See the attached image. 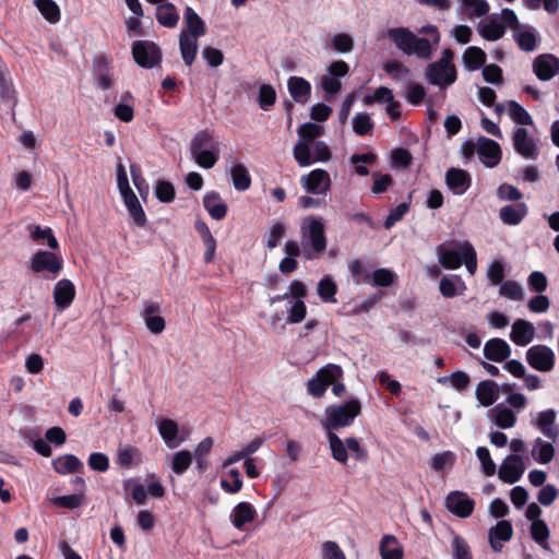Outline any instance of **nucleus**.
Wrapping results in <instances>:
<instances>
[{
  "mask_svg": "<svg viewBox=\"0 0 559 559\" xmlns=\"http://www.w3.org/2000/svg\"><path fill=\"white\" fill-rule=\"evenodd\" d=\"M389 38L396 48L407 56L415 55L419 59L428 60L432 55V44L428 38L417 37L406 27H394L388 31Z\"/></svg>",
  "mask_w": 559,
  "mask_h": 559,
  "instance_id": "obj_1",
  "label": "nucleus"
},
{
  "mask_svg": "<svg viewBox=\"0 0 559 559\" xmlns=\"http://www.w3.org/2000/svg\"><path fill=\"white\" fill-rule=\"evenodd\" d=\"M361 405L356 399H350L343 404H332L325 408V418L322 426L330 431L350 426L360 414Z\"/></svg>",
  "mask_w": 559,
  "mask_h": 559,
  "instance_id": "obj_2",
  "label": "nucleus"
},
{
  "mask_svg": "<svg viewBox=\"0 0 559 559\" xmlns=\"http://www.w3.org/2000/svg\"><path fill=\"white\" fill-rule=\"evenodd\" d=\"M302 239L309 245L311 252L305 250L306 259L311 260L321 255L326 249L325 227L320 217H310L301 224Z\"/></svg>",
  "mask_w": 559,
  "mask_h": 559,
  "instance_id": "obj_3",
  "label": "nucleus"
},
{
  "mask_svg": "<svg viewBox=\"0 0 559 559\" xmlns=\"http://www.w3.org/2000/svg\"><path fill=\"white\" fill-rule=\"evenodd\" d=\"M328 440L332 457L341 464L347 463L348 451L354 454L357 461H366L368 457L367 451L360 445L358 439L354 437L346 438L343 441L336 433L330 431L328 432Z\"/></svg>",
  "mask_w": 559,
  "mask_h": 559,
  "instance_id": "obj_4",
  "label": "nucleus"
},
{
  "mask_svg": "<svg viewBox=\"0 0 559 559\" xmlns=\"http://www.w3.org/2000/svg\"><path fill=\"white\" fill-rule=\"evenodd\" d=\"M29 269L35 274L47 273L46 278L55 280L63 269V259L52 251L38 250L31 258Z\"/></svg>",
  "mask_w": 559,
  "mask_h": 559,
  "instance_id": "obj_5",
  "label": "nucleus"
},
{
  "mask_svg": "<svg viewBox=\"0 0 559 559\" xmlns=\"http://www.w3.org/2000/svg\"><path fill=\"white\" fill-rule=\"evenodd\" d=\"M343 377V369L335 364H328L320 368L316 376L307 383V391L313 397H321L326 392V389Z\"/></svg>",
  "mask_w": 559,
  "mask_h": 559,
  "instance_id": "obj_6",
  "label": "nucleus"
},
{
  "mask_svg": "<svg viewBox=\"0 0 559 559\" xmlns=\"http://www.w3.org/2000/svg\"><path fill=\"white\" fill-rule=\"evenodd\" d=\"M132 57L135 63L144 69H152L162 62L160 48L151 40L133 41Z\"/></svg>",
  "mask_w": 559,
  "mask_h": 559,
  "instance_id": "obj_7",
  "label": "nucleus"
},
{
  "mask_svg": "<svg viewBox=\"0 0 559 559\" xmlns=\"http://www.w3.org/2000/svg\"><path fill=\"white\" fill-rule=\"evenodd\" d=\"M330 174L321 168L311 170L300 177V185L310 194L325 195L331 189Z\"/></svg>",
  "mask_w": 559,
  "mask_h": 559,
  "instance_id": "obj_8",
  "label": "nucleus"
},
{
  "mask_svg": "<svg viewBox=\"0 0 559 559\" xmlns=\"http://www.w3.org/2000/svg\"><path fill=\"white\" fill-rule=\"evenodd\" d=\"M526 361L538 371H550L555 365V353L546 345H534L526 352Z\"/></svg>",
  "mask_w": 559,
  "mask_h": 559,
  "instance_id": "obj_9",
  "label": "nucleus"
},
{
  "mask_svg": "<svg viewBox=\"0 0 559 559\" xmlns=\"http://www.w3.org/2000/svg\"><path fill=\"white\" fill-rule=\"evenodd\" d=\"M425 75L430 84L437 86L452 85L457 79L455 66H443L437 61L427 66Z\"/></svg>",
  "mask_w": 559,
  "mask_h": 559,
  "instance_id": "obj_10",
  "label": "nucleus"
},
{
  "mask_svg": "<svg viewBox=\"0 0 559 559\" xmlns=\"http://www.w3.org/2000/svg\"><path fill=\"white\" fill-rule=\"evenodd\" d=\"M448 510L459 518H468L475 507V502L465 492L451 491L445 499Z\"/></svg>",
  "mask_w": 559,
  "mask_h": 559,
  "instance_id": "obj_11",
  "label": "nucleus"
},
{
  "mask_svg": "<svg viewBox=\"0 0 559 559\" xmlns=\"http://www.w3.org/2000/svg\"><path fill=\"white\" fill-rule=\"evenodd\" d=\"M477 153L484 165L488 168H493L501 162L502 152L500 145L486 136L478 138Z\"/></svg>",
  "mask_w": 559,
  "mask_h": 559,
  "instance_id": "obj_12",
  "label": "nucleus"
},
{
  "mask_svg": "<svg viewBox=\"0 0 559 559\" xmlns=\"http://www.w3.org/2000/svg\"><path fill=\"white\" fill-rule=\"evenodd\" d=\"M523 460L518 454L508 455L499 468V478L507 484H514L524 474Z\"/></svg>",
  "mask_w": 559,
  "mask_h": 559,
  "instance_id": "obj_13",
  "label": "nucleus"
},
{
  "mask_svg": "<svg viewBox=\"0 0 559 559\" xmlns=\"http://www.w3.org/2000/svg\"><path fill=\"white\" fill-rule=\"evenodd\" d=\"M533 71L540 81H549L559 73V58L540 55L533 62Z\"/></svg>",
  "mask_w": 559,
  "mask_h": 559,
  "instance_id": "obj_14",
  "label": "nucleus"
},
{
  "mask_svg": "<svg viewBox=\"0 0 559 559\" xmlns=\"http://www.w3.org/2000/svg\"><path fill=\"white\" fill-rule=\"evenodd\" d=\"M160 312V305L156 301L145 300L142 317L145 325L150 332L159 334L165 330V319L158 313Z\"/></svg>",
  "mask_w": 559,
  "mask_h": 559,
  "instance_id": "obj_15",
  "label": "nucleus"
},
{
  "mask_svg": "<svg viewBox=\"0 0 559 559\" xmlns=\"http://www.w3.org/2000/svg\"><path fill=\"white\" fill-rule=\"evenodd\" d=\"M75 286L68 280L62 278L58 281L53 288V301L58 310H66L71 306L75 298Z\"/></svg>",
  "mask_w": 559,
  "mask_h": 559,
  "instance_id": "obj_16",
  "label": "nucleus"
},
{
  "mask_svg": "<svg viewBox=\"0 0 559 559\" xmlns=\"http://www.w3.org/2000/svg\"><path fill=\"white\" fill-rule=\"evenodd\" d=\"M513 535V527L510 521L501 520L495 526L490 527L488 538L490 547L498 552L502 549V543L509 542Z\"/></svg>",
  "mask_w": 559,
  "mask_h": 559,
  "instance_id": "obj_17",
  "label": "nucleus"
},
{
  "mask_svg": "<svg viewBox=\"0 0 559 559\" xmlns=\"http://www.w3.org/2000/svg\"><path fill=\"white\" fill-rule=\"evenodd\" d=\"M445 183L455 194H463L471 187V175L461 168L451 167L445 173Z\"/></svg>",
  "mask_w": 559,
  "mask_h": 559,
  "instance_id": "obj_18",
  "label": "nucleus"
},
{
  "mask_svg": "<svg viewBox=\"0 0 559 559\" xmlns=\"http://www.w3.org/2000/svg\"><path fill=\"white\" fill-rule=\"evenodd\" d=\"M513 146L518 154L524 158H536L537 147L532 138L528 136V132L524 128H518L513 133Z\"/></svg>",
  "mask_w": 559,
  "mask_h": 559,
  "instance_id": "obj_19",
  "label": "nucleus"
},
{
  "mask_svg": "<svg viewBox=\"0 0 559 559\" xmlns=\"http://www.w3.org/2000/svg\"><path fill=\"white\" fill-rule=\"evenodd\" d=\"M465 241L459 243V250L447 249L445 246L437 247L440 264L448 270H456L463 264Z\"/></svg>",
  "mask_w": 559,
  "mask_h": 559,
  "instance_id": "obj_20",
  "label": "nucleus"
},
{
  "mask_svg": "<svg viewBox=\"0 0 559 559\" xmlns=\"http://www.w3.org/2000/svg\"><path fill=\"white\" fill-rule=\"evenodd\" d=\"M511 355L510 345L502 338L495 337L487 341L484 345V356L495 362H502Z\"/></svg>",
  "mask_w": 559,
  "mask_h": 559,
  "instance_id": "obj_21",
  "label": "nucleus"
},
{
  "mask_svg": "<svg viewBox=\"0 0 559 559\" xmlns=\"http://www.w3.org/2000/svg\"><path fill=\"white\" fill-rule=\"evenodd\" d=\"M535 336L534 325L524 319H518L512 325L510 333L511 341L519 346H526Z\"/></svg>",
  "mask_w": 559,
  "mask_h": 559,
  "instance_id": "obj_22",
  "label": "nucleus"
},
{
  "mask_svg": "<svg viewBox=\"0 0 559 559\" xmlns=\"http://www.w3.org/2000/svg\"><path fill=\"white\" fill-rule=\"evenodd\" d=\"M203 206L213 219L221 221L227 215V204L217 191H210L204 194Z\"/></svg>",
  "mask_w": 559,
  "mask_h": 559,
  "instance_id": "obj_23",
  "label": "nucleus"
},
{
  "mask_svg": "<svg viewBox=\"0 0 559 559\" xmlns=\"http://www.w3.org/2000/svg\"><path fill=\"white\" fill-rule=\"evenodd\" d=\"M287 87L292 98L298 104H306L311 96V84L301 76H290Z\"/></svg>",
  "mask_w": 559,
  "mask_h": 559,
  "instance_id": "obj_24",
  "label": "nucleus"
},
{
  "mask_svg": "<svg viewBox=\"0 0 559 559\" xmlns=\"http://www.w3.org/2000/svg\"><path fill=\"white\" fill-rule=\"evenodd\" d=\"M528 213L525 203L519 202L514 205H504L499 210V218L509 226L519 225Z\"/></svg>",
  "mask_w": 559,
  "mask_h": 559,
  "instance_id": "obj_25",
  "label": "nucleus"
},
{
  "mask_svg": "<svg viewBox=\"0 0 559 559\" xmlns=\"http://www.w3.org/2000/svg\"><path fill=\"white\" fill-rule=\"evenodd\" d=\"M556 411L552 408L542 411L538 413L536 420L533 423L539 431L547 438L555 440L558 436V430L555 427Z\"/></svg>",
  "mask_w": 559,
  "mask_h": 559,
  "instance_id": "obj_26",
  "label": "nucleus"
},
{
  "mask_svg": "<svg viewBox=\"0 0 559 559\" xmlns=\"http://www.w3.org/2000/svg\"><path fill=\"white\" fill-rule=\"evenodd\" d=\"M379 552L382 559H403L404 550L399 539L391 534L382 536L379 545Z\"/></svg>",
  "mask_w": 559,
  "mask_h": 559,
  "instance_id": "obj_27",
  "label": "nucleus"
},
{
  "mask_svg": "<svg viewBox=\"0 0 559 559\" xmlns=\"http://www.w3.org/2000/svg\"><path fill=\"white\" fill-rule=\"evenodd\" d=\"M52 467L60 475L82 473L84 469L83 463L73 454L58 456L52 461Z\"/></svg>",
  "mask_w": 559,
  "mask_h": 559,
  "instance_id": "obj_28",
  "label": "nucleus"
},
{
  "mask_svg": "<svg viewBox=\"0 0 559 559\" xmlns=\"http://www.w3.org/2000/svg\"><path fill=\"white\" fill-rule=\"evenodd\" d=\"M257 515V511L250 502H239L231 512V523L233 525L240 530L247 523H251Z\"/></svg>",
  "mask_w": 559,
  "mask_h": 559,
  "instance_id": "obj_29",
  "label": "nucleus"
},
{
  "mask_svg": "<svg viewBox=\"0 0 559 559\" xmlns=\"http://www.w3.org/2000/svg\"><path fill=\"white\" fill-rule=\"evenodd\" d=\"M121 197L134 224L139 227H144L147 222L146 215L135 193L130 191Z\"/></svg>",
  "mask_w": 559,
  "mask_h": 559,
  "instance_id": "obj_30",
  "label": "nucleus"
},
{
  "mask_svg": "<svg viewBox=\"0 0 559 559\" xmlns=\"http://www.w3.org/2000/svg\"><path fill=\"white\" fill-rule=\"evenodd\" d=\"M179 48L185 64L192 66L198 52V38L188 36L187 31L182 29L179 35Z\"/></svg>",
  "mask_w": 559,
  "mask_h": 559,
  "instance_id": "obj_31",
  "label": "nucleus"
},
{
  "mask_svg": "<svg viewBox=\"0 0 559 559\" xmlns=\"http://www.w3.org/2000/svg\"><path fill=\"white\" fill-rule=\"evenodd\" d=\"M157 427L162 439L168 448L173 449L179 445L181 441L177 440L179 427L175 420L170 418H162L158 421Z\"/></svg>",
  "mask_w": 559,
  "mask_h": 559,
  "instance_id": "obj_32",
  "label": "nucleus"
},
{
  "mask_svg": "<svg viewBox=\"0 0 559 559\" xmlns=\"http://www.w3.org/2000/svg\"><path fill=\"white\" fill-rule=\"evenodd\" d=\"M156 20L157 22L167 28H174L177 26L179 21V13L175 4L165 2L156 8Z\"/></svg>",
  "mask_w": 559,
  "mask_h": 559,
  "instance_id": "obj_33",
  "label": "nucleus"
},
{
  "mask_svg": "<svg viewBox=\"0 0 559 559\" xmlns=\"http://www.w3.org/2000/svg\"><path fill=\"white\" fill-rule=\"evenodd\" d=\"M185 24L188 28V36L201 37L206 33V26L200 15L191 8L187 7L183 13Z\"/></svg>",
  "mask_w": 559,
  "mask_h": 559,
  "instance_id": "obj_34",
  "label": "nucleus"
},
{
  "mask_svg": "<svg viewBox=\"0 0 559 559\" xmlns=\"http://www.w3.org/2000/svg\"><path fill=\"white\" fill-rule=\"evenodd\" d=\"M497 391L498 385L495 381L484 380L476 388V397L483 406L488 407L497 401Z\"/></svg>",
  "mask_w": 559,
  "mask_h": 559,
  "instance_id": "obj_35",
  "label": "nucleus"
},
{
  "mask_svg": "<svg viewBox=\"0 0 559 559\" xmlns=\"http://www.w3.org/2000/svg\"><path fill=\"white\" fill-rule=\"evenodd\" d=\"M229 175L236 190L246 191L251 187V176L248 168L242 163L234 164L229 170Z\"/></svg>",
  "mask_w": 559,
  "mask_h": 559,
  "instance_id": "obj_36",
  "label": "nucleus"
},
{
  "mask_svg": "<svg viewBox=\"0 0 559 559\" xmlns=\"http://www.w3.org/2000/svg\"><path fill=\"white\" fill-rule=\"evenodd\" d=\"M29 238L37 243H44V241L46 240L47 246L51 250L59 249V242L50 227L41 228L39 225H31Z\"/></svg>",
  "mask_w": 559,
  "mask_h": 559,
  "instance_id": "obj_37",
  "label": "nucleus"
},
{
  "mask_svg": "<svg viewBox=\"0 0 559 559\" xmlns=\"http://www.w3.org/2000/svg\"><path fill=\"white\" fill-rule=\"evenodd\" d=\"M486 58L487 56L481 48L471 46L463 53V63L467 70L476 71L485 64Z\"/></svg>",
  "mask_w": 559,
  "mask_h": 559,
  "instance_id": "obj_38",
  "label": "nucleus"
},
{
  "mask_svg": "<svg viewBox=\"0 0 559 559\" xmlns=\"http://www.w3.org/2000/svg\"><path fill=\"white\" fill-rule=\"evenodd\" d=\"M337 285L331 275H324L318 283L317 293L323 302H336Z\"/></svg>",
  "mask_w": 559,
  "mask_h": 559,
  "instance_id": "obj_39",
  "label": "nucleus"
},
{
  "mask_svg": "<svg viewBox=\"0 0 559 559\" xmlns=\"http://www.w3.org/2000/svg\"><path fill=\"white\" fill-rule=\"evenodd\" d=\"M555 455V448L551 443L543 441L540 438H537L534 441V447L532 450V456L540 464H548L552 461Z\"/></svg>",
  "mask_w": 559,
  "mask_h": 559,
  "instance_id": "obj_40",
  "label": "nucleus"
},
{
  "mask_svg": "<svg viewBox=\"0 0 559 559\" xmlns=\"http://www.w3.org/2000/svg\"><path fill=\"white\" fill-rule=\"evenodd\" d=\"M287 317L288 324H298L306 319L307 306L304 300H288L287 302Z\"/></svg>",
  "mask_w": 559,
  "mask_h": 559,
  "instance_id": "obj_41",
  "label": "nucleus"
},
{
  "mask_svg": "<svg viewBox=\"0 0 559 559\" xmlns=\"http://www.w3.org/2000/svg\"><path fill=\"white\" fill-rule=\"evenodd\" d=\"M35 4L41 15L50 23H57L60 20V9L52 0H35Z\"/></svg>",
  "mask_w": 559,
  "mask_h": 559,
  "instance_id": "obj_42",
  "label": "nucleus"
},
{
  "mask_svg": "<svg viewBox=\"0 0 559 559\" xmlns=\"http://www.w3.org/2000/svg\"><path fill=\"white\" fill-rule=\"evenodd\" d=\"M508 110L511 119L521 126H530L533 119L527 110L515 100L508 102Z\"/></svg>",
  "mask_w": 559,
  "mask_h": 559,
  "instance_id": "obj_43",
  "label": "nucleus"
},
{
  "mask_svg": "<svg viewBox=\"0 0 559 559\" xmlns=\"http://www.w3.org/2000/svg\"><path fill=\"white\" fill-rule=\"evenodd\" d=\"M141 462V452L135 447H127L124 449H120L118 451L117 463L121 467L129 468L133 464H139Z\"/></svg>",
  "mask_w": 559,
  "mask_h": 559,
  "instance_id": "obj_44",
  "label": "nucleus"
},
{
  "mask_svg": "<svg viewBox=\"0 0 559 559\" xmlns=\"http://www.w3.org/2000/svg\"><path fill=\"white\" fill-rule=\"evenodd\" d=\"M495 424L502 429L511 428L515 425L516 417L512 409L500 405L495 407Z\"/></svg>",
  "mask_w": 559,
  "mask_h": 559,
  "instance_id": "obj_45",
  "label": "nucleus"
},
{
  "mask_svg": "<svg viewBox=\"0 0 559 559\" xmlns=\"http://www.w3.org/2000/svg\"><path fill=\"white\" fill-rule=\"evenodd\" d=\"M192 454L188 450H181L173 455L171 469L177 475H182L192 464Z\"/></svg>",
  "mask_w": 559,
  "mask_h": 559,
  "instance_id": "obj_46",
  "label": "nucleus"
},
{
  "mask_svg": "<svg viewBox=\"0 0 559 559\" xmlns=\"http://www.w3.org/2000/svg\"><path fill=\"white\" fill-rule=\"evenodd\" d=\"M276 102V92L271 84H263L260 86L258 103L262 110L269 111Z\"/></svg>",
  "mask_w": 559,
  "mask_h": 559,
  "instance_id": "obj_47",
  "label": "nucleus"
},
{
  "mask_svg": "<svg viewBox=\"0 0 559 559\" xmlns=\"http://www.w3.org/2000/svg\"><path fill=\"white\" fill-rule=\"evenodd\" d=\"M504 26L495 20L489 21L479 28V34L485 39L490 41H496L500 39L504 35Z\"/></svg>",
  "mask_w": 559,
  "mask_h": 559,
  "instance_id": "obj_48",
  "label": "nucleus"
},
{
  "mask_svg": "<svg viewBox=\"0 0 559 559\" xmlns=\"http://www.w3.org/2000/svg\"><path fill=\"white\" fill-rule=\"evenodd\" d=\"M348 269L355 283H370L371 275L367 265L361 260H353L349 263Z\"/></svg>",
  "mask_w": 559,
  "mask_h": 559,
  "instance_id": "obj_49",
  "label": "nucleus"
},
{
  "mask_svg": "<svg viewBox=\"0 0 559 559\" xmlns=\"http://www.w3.org/2000/svg\"><path fill=\"white\" fill-rule=\"evenodd\" d=\"M84 499V495L82 492L80 493H73L68 496H58L51 499V503L55 507L74 510L82 506Z\"/></svg>",
  "mask_w": 559,
  "mask_h": 559,
  "instance_id": "obj_50",
  "label": "nucleus"
},
{
  "mask_svg": "<svg viewBox=\"0 0 559 559\" xmlns=\"http://www.w3.org/2000/svg\"><path fill=\"white\" fill-rule=\"evenodd\" d=\"M293 154L300 167H307L313 163L310 146L306 141H299L295 145Z\"/></svg>",
  "mask_w": 559,
  "mask_h": 559,
  "instance_id": "obj_51",
  "label": "nucleus"
},
{
  "mask_svg": "<svg viewBox=\"0 0 559 559\" xmlns=\"http://www.w3.org/2000/svg\"><path fill=\"white\" fill-rule=\"evenodd\" d=\"M195 163L205 169H210L214 167V165L218 160V153L215 150H203L199 152L191 153Z\"/></svg>",
  "mask_w": 559,
  "mask_h": 559,
  "instance_id": "obj_52",
  "label": "nucleus"
},
{
  "mask_svg": "<svg viewBox=\"0 0 559 559\" xmlns=\"http://www.w3.org/2000/svg\"><path fill=\"white\" fill-rule=\"evenodd\" d=\"M394 98L393 92L386 86L378 87L372 95H366L362 99L367 106L379 104H389Z\"/></svg>",
  "mask_w": 559,
  "mask_h": 559,
  "instance_id": "obj_53",
  "label": "nucleus"
},
{
  "mask_svg": "<svg viewBox=\"0 0 559 559\" xmlns=\"http://www.w3.org/2000/svg\"><path fill=\"white\" fill-rule=\"evenodd\" d=\"M395 278L396 275L393 271L381 267L371 274L370 283L379 287H389L394 283Z\"/></svg>",
  "mask_w": 559,
  "mask_h": 559,
  "instance_id": "obj_54",
  "label": "nucleus"
},
{
  "mask_svg": "<svg viewBox=\"0 0 559 559\" xmlns=\"http://www.w3.org/2000/svg\"><path fill=\"white\" fill-rule=\"evenodd\" d=\"M377 159L376 154L372 152L364 153V154H354L350 156V163L355 165V171L359 176H367L369 170L364 165H358L360 163L364 164H373Z\"/></svg>",
  "mask_w": 559,
  "mask_h": 559,
  "instance_id": "obj_55",
  "label": "nucleus"
},
{
  "mask_svg": "<svg viewBox=\"0 0 559 559\" xmlns=\"http://www.w3.org/2000/svg\"><path fill=\"white\" fill-rule=\"evenodd\" d=\"M155 195L163 203H170L176 198V191L171 182L158 180L155 187Z\"/></svg>",
  "mask_w": 559,
  "mask_h": 559,
  "instance_id": "obj_56",
  "label": "nucleus"
},
{
  "mask_svg": "<svg viewBox=\"0 0 559 559\" xmlns=\"http://www.w3.org/2000/svg\"><path fill=\"white\" fill-rule=\"evenodd\" d=\"M438 382L442 384L450 382L453 385V388H455L459 391H463L468 386L471 379L466 372L455 371L450 377H440L438 379Z\"/></svg>",
  "mask_w": 559,
  "mask_h": 559,
  "instance_id": "obj_57",
  "label": "nucleus"
},
{
  "mask_svg": "<svg viewBox=\"0 0 559 559\" xmlns=\"http://www.w3.org/2000/svg\"><path fill=\"white\" fill-rule=\"evenodd\" d=\"M353 129L357 135H367L373 129V122L367 114L359 112L353 118Z\"/></svg>",
  "mask_w": 559,
  "mask_h": 559,
  "instance_id": "obj_58",
  "label": "nucleus"
},
{
  "mask_svg": "<svg viewBox=\"0 0 559 559\" xmlns=\"http://www.w3.org/2000/svg\"><path fill=\"white\" fill-rule=\"evenodd\" d=\"M453 559H473V554L467 542L460 535H455L452 542Z\"/></svg>",
  "mask_w": 559,
  "mask_h": 559,
  "instance_id": "obj_59",
  "label": "nucleus"
},
{
  "mask_svg": "<svg viewBox=\"0 0 559 559\" xmlns=\"http://www.w3.org/2000/svg\"><path fill=\"white\" fill-rule=\"evenodd\" d=\"M499 294L511 300H522L523 289L518 282L507 281L500 284Z\"/></svg>",
  "mask_w": 559,
  "mask_h": 559,
  "instance_id": "obj_60",
  "label": "nucleus"
},
{
  "mask_svg": "<svg viewBox=\"0 0 559 559\" xmlns=\"http://www.w3.org/2000/svg\"><path fill=\"white\" fill-rule=\"evenodd\" d=\"M213 143V138L207 130H201L194 134L190 144V152H199L203 150H207L206 147L211 146Z\"/></svg>",
  "mask_w": 559,
  "mask_h": 559,
  "instance_id": "obj_61",
  "label": "nucleus"
},
{
  "mask_svg": "<svg viewBox=\"0 0 559 559\" xmlns=\"http://www.w3.org/2000/svg\"><path fill=\"white\" fill-rule=\"evenodd\" d=\"M476 455L481 463L483 472L486 476H492L496 473V464L490 456V452L486 447H478Z\"/></svg>",
  "mask_w": 559,
  "mask_h": 559,
  "instance_id": "obj_62",
  "label": "nucleus"
},
{
  "mask_svg": "<svg viewBox=\"0 0 559 559\" xmlns=\"http://www.w3.org/2000/svg\"><path fill=\"white\" fill-rule=\"evenodd\" d=\"M409 203L402 202L394 209H392L384 221V228L391 229L399 221L403 218V216L408 212Z\"/></svg>",
  "mask_w": 559,
  "mask_h": 559,
  "instance_id": "obj_63",
  "label": "nucleus"
},
{
  "mask_svg": "<svg viewBox=\"0 0 559 559\" xmlns=\"http://www.w3.org/2000/svg\"><path fill=\"white\" fill-rule=\"evenodd\" d=\"M391 159L393 166L397 168H407L413 162V156L408 150L397 147L391 152Z\"/></svg>",
  "mask_w": 559,
  "mask_h": 559,
  "instance_id": "obj_64",
  "label": "nucleus"
}]
</instances>
